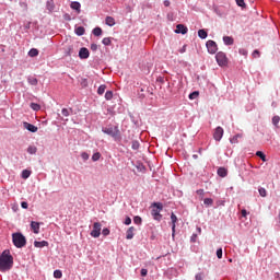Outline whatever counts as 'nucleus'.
Returning <instances> with one entry per match:
<instances>
[{
    "instance_id": "f257e3e1",
    "label": "nucleus",
    "mask_w": 280,
    "mask_h": 280,
    "mask_svg": "<svg viewBox=\"0 0 280 280\" xmlns=\"http://www.w3.org/2000/svg\"><path fill=\"white\" fill-rule=\"evenodd\" d=\"M12 266H14V257L10 255V250L5 249L0 255V272L12 270Z\"/></svg>"
},
{
    "instance_id": "f03ea898",
    "label": "nucleus",
    "mask_w": 280,
    "mask_h": 280,
    "mask_svg": "<svg viewBox=\"0 0 280 280\" xmlns=\"http://www.w3.org/2000/svg\"><path fill=\"white\" fill-rule=\"evenodd\" d=\"M103 132L112 137L115 141H121V131H119V127L117 126L103 128Z\"/></svg>"
},
{
    "instance_id": "7ed1b4c3",
    "label": "nucleus",
    "mask_w": 280,
    "mask_h": 280,
    "mask_svg": "<svg viewBox=\"0 0 280 280\" xmlns=\"http://www.w3.org/2000/svg\"><path fill=\"white\" fill-rule=\"evenodd\" d=\"M13 244L16 248H23L27 244V240L21 233L12 234Z\"/></svg>"
},
{
    "instance_id": "20e7f679",
    "label": "nucleus",
    "mask_w": 280,
    "mask_h": 280,
    "mask_svg": "<svg viewBox=\"0 0 280 280\" xmlns=\"http://www.w3.org/2000/svg\"><path fill=\"white\" fill-rule=\"evenodd\" d=\"M153 207H155L156 209H153L151 211V215L154 218V220L161 222V218H163V215H161V211H163V203L154 202Z\"/></svg>"
},
{
    "instance_id": "39448f33",
    "label": "nucleus",
    "mask_w": 280,
    "mask_h": 280,
    "mask_svg": "<svg viewBox=\"0 0 280 280\" xmlns=\"http://www.w3.org/2000/svg\"><path fill=\"white\" fill-rule=\"evenodd\" d=\"M217 62L219 65V67H226V65L229 63V59L226 58V54L220 51L215 56Z\"/></svg>"
},
{
    "instance_id": "423d86ee",
    "label": "nucleus",
    "mask_w": 280,
    "mask_h": 280,
    "mask_svg": "<svg viewBox=\"0 0 280 280\" xmlns=\"http://www.w3.org/2000/svg\"><path fill=\"white\" fill-rule=\"evenodd\" d=\"M92 237H100L102 235V223L95 222L91 232Z\"/></svg>"
},
{
    "instance_id": "0eeeda50",
    "label": "nucleus",
    "mask_w": 280,
    "mask_h": 280,
    "mask_svg": "<svg viewBox=\"0 0 280 280\" xmlns=\"http://www.w3.org/2000/svg\"><path fill=\"white\" fill-rule=\"evenodd\" d=\"M222 137H224V129L222 127H217L213 133L214 141H222Z\"/></svg>"
},
{
    "instance_id": "6e6552de",
    "label": "nucleus",
    "mask_w": 280,
    "mask_h": 280,
    "mask_svg": "<svg viewBox=\"0 0 280 280\" xmlns=\"http://www.w3.org/2000/svg\"><path fill=\"white\" fill-rule=\"evenodd\" d=\"M206 47L209 54H215L218 51V44L211 39L207 42Z\"/></svg>"
},
{
    "instance_id": "1a4fd4ad",
    "label": "nucleus",
    "mask_w": 280,
    "mask_h": 280,
    "mask_svg": "<svg viewBox=\"0 0 280 280\" xmlns=\"http://www.w3.org/2000/svg\"><path fill=\"white\" fill-rule=\"evenodd\" d=\"M171 222H172V237L176 235V222H178V218L174 212L171 213Z\"/></svg>"
},
{
    "instance_id": "9d476101",
    "label": "nucleus",
    "mask_w": 280,
    "mask_h": 280,
    "mask_svg": "<svg viewBox=\"0 0 280 280\" xmlns=\"http://www.w3.org/2000/svg\"><path fill=\"white\" fill-rule=\"evenodd\" d=\"M89 56H91V52H89V48L82 47L79 50V58H81V60H86Z\"/></svg>"
},
{
    "instance_id": "9b49d317",
    "label": "nucleus",
    "mask_w": 280,
    "mask_h": 280,
    "mask_svg": "<svg viewBox=\"0 0 280 280\" xmlns=\"http://www.w3.org/2000/svg\"><path fill=\"white\" fill-rule=\"evenodd\" d=\"M31 229H32L33 233H35V235H38L40 233V223H38L36 221H32Z\"/></svg>"
},
{
    "instance_id": "f8f14e48",
    "label": "nucleus",
    "mask_w": 280,
    "mask_h": 280,
    "mask_svg": "<svg viewBox=\"0 0 280 280\" xmlns=\"http://www.w3.org/2000/svg\"><path fill=\"white\" fill-rule=\"evenodd\" d=\"M175 32L176 34H187L188 28L184 24H177Z\"/></svg>"
},
{
    "instance_id": "ddd939ff",
    "label": "nucleus",
    "mask_w": 280,
    "mask_h": 280,
    "mask_svg": "<svg viewBox=\"0 0 280 280\" xmlns=\"http://www.w3.org/2000/svg\"><path fill=\"white\" fill-rule=\"evenodd\" d=\"M23 126L26 130H28L30 132H38V127L30 124V122H23Z\"/></svg>"
},
{
    "instance_id": "4468645a",
    "label": "nucleus",
    "mask_w": 280,
    "mask_h": 280,
    "mask_svg": "<svg viewBox=\"0 0 280 280\" xmlns=\"http://www.w3.org/2000/svg\"><path fill=\"white\" fill-rule=\"evenodd\" d=\"M135 226H130L126 232V240H132L135 237Z\"/></svg>"
},
{
    "instance_id": "2eb2a0df",
    "label": "nucleus",
    "mask_w": 280,
    "mask_h": 280,
    "mask_svg": "<svg viewBox=\"0 0 280 280\" xmlns=\"http://www.w3.org/2000/svg\"><path fill=\"white\" fill-rule=\"evenodd\" d=\"M34 246L35 248H45V246H49V243L47 241H42V242L35 241Z\"/></svg>"
},
{
    "instance_id": "dca6fc26",
    "label": "nucleus",
    "mask_w": 280,
    "mask_h": 280,
    "mask_svg": "<svg viewBox=\"0 0 280 280\" xmlns=\"http://www.w3.org/2000/svg\"><path fill=\"white\" fill-rule=\"evenodd\" d=\"M218 176H220L221 178H226L229 171H226V168L224 167H220L218 168Z\"/></svg>"
},
{
    "instance_id": "f3484780",
    "label": "nucleus",
    "mask_w": 280,
    "mask_h": 280,
    "mask_svg": "<svg viewBox=\"0 0 280 280\" xmlns=\"http://www.w3.org/2000/svg\"><path fill=\"white\" fill-rule=\"evenodd\" d=\"M70 7H71L72 10H75V12H77L78 14H80V12H81L80 8H82V5L80 4V2H72V3L70 4Z\"/></svg>"
},
{
    "instance_id": "a211bd4d",
    "label": "nucleus",
    "mask_w": 280,
    "mask_h": 280,
    "mask_svg": "<svg viewBox=\"0 0 280 280\" xmlns=\"http://www.w3.org/2000/svg\"><path fill=\"white\" fill-rule=\"evenodd\" d=\"M105 23H106V25H108L109 27L115 26V18H113V16H107V18L105 19Z\"/></svg>"
},
{
    "instance_id": "6ab92c4d",
    "label": "nucleus",
    "mask_w": 280,
    "mask_h": 280,
    "mask_svg": "<svg viewBox=\"0 0 280 280\" xmlns=\"http://www.w3.org/2000/svg\"><path fill=\"white\" fill-rule=\"evenodd\" d=\"M27 82H28V84H31L32 86L38 85V79H36V78H34V77H28V78H27Z\"/></svg>"
},
{
    "instance_id": "aec40b11",
    "label": "nucleus",
    "mask_w": 280,
    "mask_h": 280,
    "mask_svg": "<svg viewBox=\"0 0 280 280\" xmlns=\"http://www.w3.org/2000/svg\"><path fill=\"white\" fill-rule=\"evenodd\" d=\"M223 43H224V45H233L234 39L231 36H224L223 37Z\"/></svg>"
},
{
    "instance_id": "412c9836",
    "label": "nucleus",
    "mask_w": 280,
    "mask_h": 280,
    "mask_svg": "<svg viewBox=\"0 0 280 280\" xmlns=\"http://www.w3.org/2000/svg\"><path fill=\"white\" fill-rule=\"evenodd\" d=\"M46 8L48 11L54 12V9L56 8V5L54 4V0L47 1Z\"/></svg>"
},
{
    "instance_id": "4be33fe9",
    "label": "nucleus",
    "mask_w": 280,
    "mask_h": 280,
    "mask_svg": "<svg viewBox=\"0 0 280 280\" xmlns=\"http://www.w3.org/2000/svg\"><path fill=\"white\" fill-rule=\"evenodd\" d=\"M84 32H85L84 26H78L75 28L77 36H84Z\"/></svg>"
},
{
    "instance_id": "5701e85b",
    "label": "nucleus",
    "mask_w": 280,
    "mask_h": 280,
    "mask_svg": "<svg viewBox=\"0 0 280 280\" xmlns=\"http://www.w3.org/2000/svg\"><path fill=\"white\" fill-rule=\"evenodd\" d=\"M28 56H30L31 58H36V56H38V49L32 48V49L28 51Z\"/></svg>"
},
{
    "instance_id": "b1692460",
    "label": "nucleus",
    "mask_w": 280,
    "mask_h": 280,
    "mask_svg": "<svg viewBox=\"0 0 280 280\" xmlns=\"http://www.w3.org/2000/svg\"><path fill=\"white\" fill-rule=\"evenodd\" d=\"M203 205L206 207H213V199L212 198H206L203 199Z\"/></svg>"
},
{
    "instance_id": "393cba45",
    "label": "nucleus",
    "mask_w": 280,
    "mask_h": 280,
    "mask_svg": "<svg viewBox=\"0 0 280 280\" xmlns=\"http://www.w3.org/2000/svg\"><path fill=\"white\" fill-rule=\"evenodd\" d=\"M198 36H199V38L205 39V38H207L208 33H207V31H205V30H199V31H198Z\"/></svg>"
},
{
    "instance_id": "a878e982",
    "label": "nucleus",
    "mask_w": 280,
    "mask_h": 280,
    "mask_svg": "<svg viewBox=\"0 0 280 280\" xmlns=\"http://www.w3.org/2000/svg\"><path fill=\"white\" fill-rule=\"evenodd\" d=\"M238 139H242V135L238 133L230 139V143H238Z\"/></svg>"
},
{
    "instance_id": "bb28decb",
    "label": "nucleus",
    "mask_w": 280,
    "mask_h": 280,
    "mask_svg": "<svg viewBox=\"0 0 280 280\" xmlns=\"http://www.w3.org/2000/svg\"><path fill=\"white\" fill-rule=\"evenodd\" d=\"M256 156H259V159H261V161H264V163H266V161H268L266 159V154H264V152H261V151H257Z\"/></svg>"
},
{
    "instance_id": "cd10ccee",
    "label": "nucleus",
    "mask_w": 280,
    "mask_h": 280,
    "mask_svg": "<svg viewBox=\"0 0 280 280\" xmlns=\"http://www.w3.org/2000/svg\"><path fill=\"white\" fill-rule=\"evenodd\" d=\"M102 43H103V45L108 47L109 45H112L113 40L110 39V37H105V38H103Z\"/></svg>"
},
{
    "instance_id": "c85d7f7f",
    "label": "nucleus",
    "mask_w": 280,
    "mask_h": 280,
    "mask_svg": "<svg viewBox=\"0 0 280 280\" xmlns=\"http://www.w3.org/2000/svg\"><path fill=\"white\" fill-rule=\"evenodd\" d=\"M105 92H106V85L105 84L100 85V88L97 89V93L100 95H104Z\"/></svg>"
},
{
    "instance_id": "c756f323",
    "label": "nucleus",
    "mask_w": 280,
    "mask_h": 280,
    "mask_svg": "<svg viewBox=\"0 0 280 280\" xmlns=\"http://www.w3.org/2000/svg\"><path fill=\"white\" fill-rule=\"evenodd\" d=\"M279 121H280L279 116H273L272 117V124H273L275 127L279 128Z\"/></svg>"
},
{
    "instance_id": "7c9ffc66",
    "label": "nucleus",
    "mask_w": 280,
    "mask_h": 280,
    "mask_svg": "<svg viewBox=\"0 0 280 280\" xmlns=\"http://www.w3.org/2000/svg\"><path fill=\"white\" fill-rule=\"evenodd\" d=\"M100 159H102V153L101 152H96L92 155V161L96 162Z\"/></svg>"
},
{
    "instance_id": "2f4dec72",
    "label": "nucleus",
    "mask_w": 280,
    "mask_h": 280,
    "mask_svg": "<svg viewBox=\"0 0 280 280\" xmlns=\"http://www.w3.org/2000/svg\"><path fill=\"white\" fill-rule=\"evenodd\" d=\"M55 279H62V271L61 270H55L54 271Z\"/></svg>"
},
{
    "instance_id": "473e14b6",
    "label": "nucleus",
    "mask_w": 280,
    "mask_h": 280,
    "mask_svg": "<svg viewBox=\"0 0 280 280\" xmlns=\"http://www.w3.org/2000/svg\"><path fill=\"white\" fill-rule=\"evenodd\" d=\"M73 54V46H68L66 48L65 55L66 56H71Z\"/></svg>"
},
{
    "instance_id": "72a5a7b5",
    "label": "nucleus",
    "mask_w": 280,
    "mask_h": 280,
    "mask_svg": "<svg viewBox=\"0 0 280 280\" xmlns=\"http://www.w3.org/2000/svg\"><path fill=\"white\" fill-rule=\"evenodd\" d=\"M198 95H200L199 91H195L189 94V100H197Z\"/></svg>"
},
{
    "instance_id": "f704fd0d",
    "label": "nucleus",
    "mask_w": 280,
    "mask_h": 280,
    "mask_svg": "<svg viewBox=\"0 0 280 280\" xmlns=\"http://www.w3.org/2000/svg\"><path fill=\"white\" fill-rule=\"evenodd\" d=\"M32 110H40V105L38 103H31Z\"/></svg>"
},
{
    "instance_id": "c9c22d12",
    "label": "nucleus",
    "mask_w": 280,
    "mask_h": 280,
    "mask_svg": "<svg viewBox=\"0 0 280 280\" xmlns=\"http://www.w3.org/2000/svg\"><path fill=\"white\" fill-rule=\"evenodd\" d=\"M258 191L261 198H266V196H268V191L266 190V188H259Z\"/></svg>"
},
{
    "instance_id": "e433bc0d",
    "label": "nucleus",
    "mask_w": 280,
    "mask_h": 280,
    "mask_svg": "<svg viewBox=\"0 0 280 280\" xmlns=\"http://www.w3.org/2000/svg\"><path fill=\"white\" fill-rule=\"evenodd\" d=\"M93 34L94 36H102V27H95Z\"/></svg>"
},
{
    "instance_id": "4c0bfd02",
    "label": "nucleus",
    "mask_w": 280,
    "mask_h": 280,
    "mask_svg": "<svg viewBox=\"0 0 280 280\" xmlns=\"http://www.w3.org/2000/svg\"><path fill=\"white\" fill-rule=\"evenodd\" d=\"M37 150L38 149H36V147H32V145L27 148L28 154H36Z\"/></svg>"
},
{
    "instance_id": "58836bf2",
    "label": "nucleus",
    "mask_w": 280,
    "mask_h": 280,
    "mask_svg": "<svg viewBox=\"0 0 280 280\" xmlns=\"http://www.w3.org/2000/svg\"><path fill=\"white\" fill-rule=\"evenodd\" d=\"M31 174H32V172H30V171H27V170H24V171L22 172V178H30Z\"/></svg>"
},
{
    "instance_id": "ea45409f",
    "label": "nucleus",
    "mask_w": 280,
    "mask_h": 280,
    "mask_svg": "<svg viewBox=\"0 0 280 280\" xmlns=\"http://www.w3.org/2000/svg\"><path fill=\"white\" fill-rule=\"evenodd\" d=\"M105 100H107V101L113 100V91H107L105 93Z\"/></svg>"
},
{
    "instance_id": "a19ab883",
    "label": "nucleus",
    "mask_w": 280,
    "mask_h": 280,
    "mask_svg": "<svg viewBox=\"0 0 280 280\" xmlns=\"http://www.w3.org/2000/svg\"><path fill=\"white\" fill-rule=\"evenodd\" d=\"M238 54H241V56H248V50H246L245 48H241L238 50Z\"/></svg>"
},
{
    "instance_id": "79ce46f5",
    "label": "nucleus",
    "mask_w": 280,
    "mask_h": 280,
    "mask_svg": "<svg viewBox=\"0 0 280 280\" xmlns=\"http://www.w3.org/2000/svg\"><path fill=\"white\" fill-rule=\"evenodd\" d=\"M236 1V4L240 7V8H244L246 5V3L244 2V0H235Z\"/></svg>"
},
{
    "instance_id": "37998d69",
    "label": "nucleus",
    "mask_w": 280,
    "mask_h": 280,
    "mask_svg": "<svg viewBox=\"0 0 280 280\" xmlns=\"http://www.w3.org/2000/svg\"><path fill=\"white\" fill-rule=\"evenodd\" d=\"M133 222H135V224H141V222H142L141 217H135Z\"/></svg>"
},
{
    "instance_id": "c03bdc74",
    "label": "nucleus",
    "mask_w": 280,
    "mask_h": 280,
    "mask_svg": "<svg viewBox=\"0 0 280 280\" xmlns=\"http://www.w3.org/2000/svg\"><path fill=\"white\" fill-rule=\"evenodd\" d=\"M102 233H103L104 237H106L107 235H110V230L105 228V229H103Z\"/></svg>"
},
{
    "instance_id": "a18cd8bd",
    "label": "nucleus",
    "mask_w": 280,
    "mask_h": 280,
    "mask_svg": "<svg viewBox=\"0 0 280 280\" xmlns=\"http://www.w3.org/2000/svg\"><path fill=\"white\" fill-rule=\"evenodd\" d=\"M89 153H86V152H83V153H81V158L83 159V161H89Z\"/></svg>"
},
{
    "instance_id": "49530a36",
    "label": "nucleus",
    "mask_w": 280,
    "mask_h": 280,
    "mask_svg": "<svg viewBox=\"0 0 280 280\" xmlns=\"http://www.w3.org/2000/svg\"><path fill=\"white\" fill-rule=\"evenodd\" d=\"M125 224H126V226H130V224H132V219L127 217L126 220H125Z\"/></svg>"
},
{
    "instance_id": "de8ad7c7",
    "label": "nucleus",
    "mask_w": 280,
    "mask_h": 280,
    "mask_svg": "<svg viewBox=\"0 0 280 280\" xmlns=\"http://www.w3.org/2000/svg\"><path fill=\"white\" fill-rule=\"evenodd\" d=\"M61 115H63V117H69V109L63 108V109L61 110Z\"/></svg>"
},
{
    "instance_id": "09e8293b",
    "label": "nucleus",
    "mask_w": 280,
    "mask_h": 280,
    "mask_svg": "<svg viewBox=\"0 0 280 280\" xmlns=\"http://www.w3.org/2000/svg\"><path fill=\"white\" fill-rule=\"evenodd\" d=\"M131 148L132 150H137L139 148V141H133Z\"/></svg>"
},
{
    "instance_id": "8fccbe9b",
    "label": "nucleus",
    "mask_w": 280,
    "mask_h": 280,
    "mask_svg": "<svg viewBox=\"0 0 280 280\" xmlns=\"http://www.w3.org/2000/svg\"><path fill=\"white\" fill-rule=\"evenodd\" d=\"M195 279H196V280H202V279H205V275H203V273H197V275L195 276Z\"/></svg>"
},
{
    "instance_id": "3c124183",
    "label": "nucleus",
    "mask_w": 280,
    "mask_h": 280,
    "mask_svg": "<svg viewBox=\"0 0 280 280\" xmlns=\"http://www.w3.org/2000/svg\"><path fill=\"white\" fill-rule=\"evenodd\" d=\"M217 257H218V259H222V248H219L217 250Z\"/></svg>"
},
{
    "instance_id": "603ef678",
    "label": "nucleus",
    "mask_w": 280,
    "mask_h": 280,
    "mask_svg": "<svg viewBox=\"0 0 280 280\" xmlns=\"http://www.w3.org/2000/svg\"><path fill=\"white\" fill-rule=\"evenodd\" d=\"M81 85L82 86H89V81L86 79H82Z\"/></svg>"
},
{
    "instance_id": "864d4df0",
    "label": "nucleus",
    "mask_w": 280,
    "mask_h": 280,
    "mask_svg": "<svg viewBox=\"0 0 280 280\" xmlns=\"http://www.w3.org/2000/svg\"><path fill=\"white\" fill-rule=\"evenodd\" d=\"M141 277H148V269H141Z\"/></svg>"
},
{
    "instance_id": "5fc2aeb1",
    "label": "nucleus",
    "mask_w": 280,
    "mask_h": 280,
    "mask_svg": "<svg viewBox=\"0 0 280 280\" xmlns=\"http://www.w3.org/2000/svg\"><path fill=\"white\" fill-rule=\"evenodd\" d=\"M253 58H259V50L253 51Z\"/></svg>"
},
{
    "instance_id": "6e6d98bb",
    "label": "nucleus",
    "mask_w": 280,
    "mask_h": 280,
    "mask_svg": "<svg viewBox=\"0 0 280 280\" xmlns=\"http://www.w3.org/2000/svg\"><path fill=\"white\" fill-rule=\"evenodd\" d=\"M197 194H198V196H201V198H202V196H205V189H198Z\"/></svg>"
},
{
    "instance_id": "4d7b16f0",
    "label": "nucleus",
    "mask_w": 280,
    "mask_h": 280,
    "mask_svg": "<svg viewBox=\"0 0 280 280\" xmlns=\"http://www.w3.org/2000/svg\"><path fill=\"white\" fill-rule=\"evenodd\" d=\"M198 240V234H192L190 237V242H196Z\"/></svg>"
},
{
    "instance_id": "13d9d810",
    "label": "nucleus",
    "mask_w": 280,
    "mask_h": 280,
    "mask_svg": "<svg viewBox=\"0 0 280 280\" xmlns=\"http://www.w3.org/2000/svg\"><path fill=\"white\" fill-rule=\"evenodd\" d=\"M21 207H22V209H27L28 205L26 201H22Z\"/></svg>"
},
{
    "instance_id": "bf43d9fd",
    "label": "nucleus",
    "mask_w": 280,
    "mask_h": 280,
    "mask_svg": "<svg viewBox=\"0 0 280 280\" xmlns=\"http://www.w3.org/2000/svg\"><path fill=\"white\" fill-rule=\"evenodd\" d=\"M241 214H242L243 218H246V215H248V212L246 211V209H243L241 211Z\"/></svg>"
},
{
    "instance_id": "052dcab7",
    "label": "nucleus",
    "mask_w": 280,
    "mask_h": 280,
    "mask_svg": "<svg viewBox=\"0 0 280 280\" xmlns=\"http://www.w3.org/2000/svg\"><path fill=\"white\" fill-rule=\"evenodd\" d=\"M91 49L92 51H97V44H92Z\"/></svg>"
},
{
    "instance_id": "680f3d73",
    "label": "nucleus",
    "mask_w": 280,
    "mask_h": 280,
    "mask_svg": "<svg viewBox=\"0 0 280 280\" xmlns=\"http://www.w3.org/2000/svg\"><path fill=\"white\" fill-rule=\"evenodd\" d=\"M182 54H185V51H187V46L184 45L183 48L179 50Z\"/></svg>"
},
{
    "instance_id": "e2e57ef3",
    "label": "nucleus",
    "mask_w": 280,
    "mask_h": 280,
    "mask_svg": "<svg viewBox=\"0 0 280 280\" xmlns=\"http://www.w3.org/2000/svg\"><path fill=\"white\" fill-rule=\"evenodd\" d=\"M65 19H66V21H71V15L65 14Z\"/></svg>"
},
{
    "instance_id": "0e129e2a",
    "label": "nucleus",
    "mask_w": 280,
    "mask_h": 280,
    "mask_svg": "<svg viewBox=\"0 0 280 280\" xmlns=\"http://www.w3.org/2000/svg\"><path fill=\"white\" fill-rule=\"evenodd\" d=\"M164 5H165V8H170V1H168V0H165V1H164Z\"/></svg>"
},
{
    "instance_id": "69168bd1",
    "label": "nucleus",
    "mask_w": 280,
    "mask_h": 280,
    "mask_svg": "<svg viewBox=\"0 0 280 280\" xmlns=\"http://www.w3.org/2000/svg\"><path fill=\"white\" fill-rule=\"evenodd\" d=\"M198 233H202V229L201 228H197Z\"/></svg>"
}]
</instances>
